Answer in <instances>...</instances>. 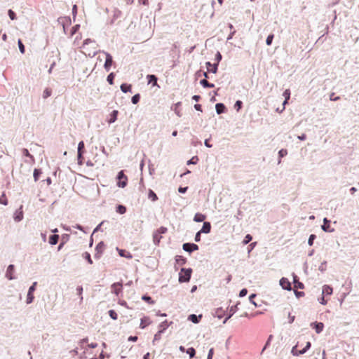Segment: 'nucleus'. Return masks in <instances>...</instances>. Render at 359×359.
Returning a JSON list of instances; mask_svg holds the SVG:
<instances>
[{"label": "nucleus", "mask_w": 359, "mask_h": 359, "mask_svg": "<svg viewBox=\"0 0 359 359\" xmlns=\"http://www.w3.org/2000/svg\"><path fill=\"white\" fill-rule=\"evenodd\" d=\"M257 297V294L252 293L249 296V301L251 304H254L256 307H259V305H258L255 302H253V299Z\"/></svg>", "instance_id": "61"}, {"label": "nucleus", "mask_w": 359, "mask_h": 359, "mask_svg": "<svg viewBox=\"0 0 359 359\" xmlns=\"http://www.w3.org/2000/svg\"><path fill=\"white\" fill-rule=\"evenodd\" d=\"M148 198L150 199L152 202H156L158 201V197L156 194L151 189H148Z\"/></svg>", "instance_id": "33"}, {"label": "nucleus", "mask_w": 359, "mask_h": 359, "mask_svg": "<svg viewBox=\"0 0 359 359\" xmlns=\"http://www.w3.org/2000/svg\"><path fill=\"white\" fill-rule=\"evenodd\" d=\"M0 204L4 205H8V200H7V198L4 193H3L1 194V196H0Z\"/></svg>", "instance_id": "57"}, {"label": "nucleus", "mask_w": 359, "mask_h": 359, "mask_svg": "<svg viewBox=\"0 0 359 359\" xmlns=\"http://www.w3.org/2000/svg\"><path fill=\"white\" fill-rule=\"evenodd\" d=\"M175 263L178 265H184L187 263V259L182 255H176L175 257Z\"/></svg>", "instance_id": "28"}, {"label": "nucleus", "mask_w": 359, "mask_h": 359, "mask_svg": "<svg viewBox=\"0 0 359 359\" xmlns=\"http://www.w3.org/2000/svg\"><path fill=\"white\" fill-rule=\"evenodd\" d=\"M57 21L63 27L64 32H66V28L72 24L71 18L69 16L60 17Z\"/></svg>", "instance_id": "8"}, {"label": "nucleus", "mask_w": 359, "mask_h": 359, "mask_svg": "<svg viewBox=\"0 0 359 359\" xmlns=\"http://www.w3.org/2000/svg\"><path fill=\"white\" fill-rule=\"evenodd\" d=\"M22 155H23L24 156H26V157L29 158H30V160L32 161V162L33 163H34V162H35L34 157V156H33V155H32V154L29 153V150H28L27 149H26V148H23V149H22Z\"/></svg>", "instance_id": "35"}, {"label": "nucleus", "mask_w": 359, "mask_h": 359, "mask_svg": "<svg viewBox=\"0 0 359 359\" xmlns=\"http://www.w3.org/2000/svg\"><path fill=\"white\" fill-rule=\"evenodd\" d=\"M202 317H203L202 314H200V315L190 314L188 316V320L189 321L192 322L193 323L197 324L201 321Z\"/></svg>", "instance_id": "19"}, {"label": "nucleus", "mask_w": 359, "mask_h": 359, "mask_svg": "<svg viewBox=\"0 0 359 359\" xmlns=\"http://www.w3.org/2000/svg\"><path fill=\"white\" fill-rule=\"evenodd\" d=\"M191 144L194 147H196L198 145H202L201 141H200L197 137H194L191 140Z\"/></svg>", "instance_id": "60"}, {"label": "nucleus", "mask_w": 359, "mask_h": 359, "mask_svg": "<svg viewBox=\"0 0 359 359\" xmlns=\"http://www.w3.org/2000/svg\"><path fill=\"white\" fill-rule=\"evenodd\" d=\"M208 79H203L200 81V84L204 88H212L215 87V84L212 83H210L207 80Z\"/></svg>", "instance_id": "30"}, {"label": "nucleus", "mask_w": 359, "mask_h": 359, "mask_svg": "<svg viewBox=\"0 0 359 359\" xmlns=\"http://www.w3.org/2000/svg\"><path fill=\"white\" fill-rule=\"evenodd\" d=\"M168 231V229L166 227H164V226H161L160 228H158L156 231L159 234H164L167 232Z\"/></svg>", "instance_id": "64"}, {"label": "nucleus", "mask_w": 359, "mask_h": 359, "mask_svg": "<svg viewBox=\"0 0 359 359\" xmlns=\"http://www.w3.org/2000/svg\"><path fill=\"white\" fill-rule=\"evenodd\" d=\"M117 250H118V254H119V255L121 257H126L127 259H132L133 258V255H132V254L130 252H128V251H127L126 250H123V249H119L118 248H117Z\"/></svg>", "instance_id": "23"}, {"label": "nucleus", "mask_w": 359, "mask_h": 359, "mask_svg": "<svg viewBox=\"0 0 359 359\" xmlns=\"http://www.w3.org/2000/svg\"><path fill=\"white\" fill-rule=\"evenodd\" d=\"M115 76H116V74L114 72H111L108 74V76L107 77V81L109 83V84H110V85L114 84Z\"/></svg>", "instance_id": "41"}, {"label": "nucleus", "mask_w": 359, "mask_h": 359, "mask_svg": "<svg viewBox=\"0 0 359 359\" xmlns=\"http://www.w3.org/2000/svg\"><path fill=\"white\" fill-rule=\"evenodd\" d=\"M163 334V333H160V332H159V331H158V332L154 334V339H153V341H152L153 344H154L156 341H159V340L161 339V334Z\"/></svg>", "instance_id": "63"}, {"label": "nucleus", "mask_w": 359, "mask_h": 359, "mask_svg": "<svg viewBox=\"0 0 359 359\" xmlns=\"http://www.w3.org/2000/svg\"><path fill=\"white\" fill-rule=\"evenodd\" d=\"M148 83L152 84L153 86H157L158 77L154 74H148L147 76Z\"/></svg>", "instance_id": "22"}, {"label": "nucleus", "mask_w": 359, "mask_h": 359, "mask_svg": "<svg viewBox=\"0 0 359 359\" xmlns=\"http://www.w3.org/2000/svg\"><path fill=\"white\" fill-rule=\"evenodd\" d=\"M316 238V235L315 234H311L309 236V240H308V244L309 246H312L313 245L314 241Z\"/></svg>", "instance_id": "62"}, {"label": "nucleus", "mask_w": 359, "mask_h": 359, "mask_svg": "<svg viewBox=\"0 0 359 359\" xmlns=\"http://www.w3.org/2000/svg\"><path fill=\"white\" fill-rule=\"evenodd\" d=\"M252 240V236L248 233V234L245 235L242 243L243 245H247L250 242H251Z\"/></svg>", "instance_id": "50"}, {"label": "nucleus", "mask_w": 359, "mask_h": 359, "mask_svg": "<svg viewBox=\"0 0 359 359\" xmlns=\"http://www.w3.org/2000/svg\"><path fill=\"white\" fill-rule=\"evenodd\" d=\"M108 314L112 320H116L118 319V314L115 310H113V309L109 310Z\"/></svg>", "instance_id": "48"}, {"label": "nucleus", "mask_w": 359, "mask_h": 359, "mask_svg": "<svg viewBox=\"0 0 359 359\" xmlns=\"http://www.w3.org/2000/svg\"><path fill=\"white\" fill-rule=\"evenodd\" d=\"M15 270V266L14 264H9L7 267L6 271V277L8 280H14L15 279V276H14Z\"/></svg>", "instance_id": "10"}, {"label": "nucleus", "mask_w": 359, "mask_h": 359, "mask_svg": "<svg viewBox=\"0 0 359 359\" xmlns=\"http://www.w3.org/2000/svg\"><path fill=\"white\" fill-rule=\"evenodd\" d=\"M140 94L136 93L131 98V102L134 104H137L140 100Z\"/></svg>", "instance_id": "45"}, {"label": "nucleus", "mask_w": 359, "mask_h": 359, "mask_svg": "<svg viewBox=\"0 0 359 359\" xmlns=\"http://www.w3.org/2000/svg\"><path fill=\"white\" fill-rule=\"evenodd\" d=\"M13 219L15 222H19L23 219V211H22V205L20 206L19 209H18L13 215Z\"/></svg>", "instance_id": "14"}, {"label": "nucleus", "mask_w": 359, "mask_h": 359, "mask_svg": "<svg viewBox=\"0 0 359 359\" xmlns=\"http://www.w3.org/2000/svg\"><path fill=\"white\" fill-rule=\"evenodd\" d=\"M59 238H60V236L57 234L50 235L49 236L48 243L51 245H55L57 243Z\"/></svg>", "instance_id": "32"}, {"label": "nucleus", "mask_w": 359, "mask_h": 359, "mask_svg": "<svg viewBox=\"0 0 359 359\" xmlns=\"http://www.w3.org/2000/svg\"><path fill=\"white\" fill-rule=\"evenodd\" d=\"M84 154L86 152L85 144L83 141H80L78 144L77 153Z\"/></svg>", "instance_id": "40"}, {"label": "nucleus", "mask_w": 359, "mask_h": 359, "mask_svg": "<svg viewBox=\"0 0 359 359\" xmlns=\"http://www.w3.org/2000/svg\"><path fill=\"white\" fill-rule=\"evenodd\" d=\"M8 15L11 20H14L17 19V15L15 12H14L12 9H9L8 11Z\"/></svg>", "instance_id": "56"}, {"label": "nucleus", "mask_w": 359, "mask_h": 359, "mask_svg": "<svg viewBox=\"0 0 359 359\" xmlns=\"http://www.w3.org/2000/svg\"><path fill=\"white\" fill-rule=\"evenodd\" d=\"M310 326L315 330L317 334H320L323 332L324 328V324L321 322H313L311 323Z\"/></svg>", "instance_id": "12"}, {"label": "nucleus", "mask_w": 359, "mask_h": 359, "mask_svg": "<svg viewBox=\"0 0 359 359\" xmlns=\"http://www.w3.org/2000/svg\"><path fill=\"white\" fill-rule=\"evenodd\" d=\"M172 324V322H168L167 320L163 321L161 323L158 325L159 330L158 331L160 333H164L165 330L168 329V327Z\"/></svg>", "instance_id": "16"}, {"label": "nucleus", "mask_w": 359, "mask_h": 359, "mask_svg": "<svg viewBox=\"0 0 359 359\" xmlns=\"http://www.w3.org/2000/svg\"><path fill=\"white\" fill-rule=\"evenodd\" d=\"M236 311H237L236 305L231 306L228 313L226 314V318H224V320L223 321V323L224 324L226 323V321L236 312Z\"/></svg>", "instance_id": "20"}, {"label": "nucleus", "mask_w": 359, "mask_h": 359, "mask_svg": "<svg viewBox=\"0 0 359 359\" xmlns=\"http://www.w3.org/2000/svg\"><path fill=\"white\" fill-rule=\"evenodd\" d=\"M116 185L120 188H124L128 184V177L125 175L123 170H121L116 175Z\"/></svg>", "instance_id": "3"}, {"label": "nucleus", "mask_w": 359, "mask_h": 359, "mask_svg": "<svg viewBox=\"0 0 359 359\" xmlns=\"http://www.w3.org/2000/svg\"><path fill=\"white\" fill-rule=\"evenodd\" d=\"M222 60V55L219 51H217L215 56V63L212 64L210 62H206L205 66L209 72L216 74L218 71L219 64Z\"/></svg>", "instance_id": "1"}, {"label": "nucleus", "mask_w": 359, "mask_h": 359, "mask_svg": "<svg viewBox=\"0 0 359 359\" xmlns=\"http://www.w3.org/2000/svg\"><path fill=\"white\" fill-rule=\"evenodd\" d=\"M321 229L325 232H334V229L331 227V221L327 217L323 219V224L321 226Z\"/></svg>", "instance_id": "9"}, {"label": "nucleus", "mask_w": 359, "mask_h": 359, "mask_svg": "<svg viewBox=\"0 0 359 359\" xmlns=\"http://www.w3.org/2000/svg\"><path fill=\"white\" fill-rule=\"evenodd\" d=\"M127 208L126 205L122 204H118L116 206V212L120 215H123L126 212Z\"/></svg>", "instance_id": "34"}, {"label": "nucleus", "mask_w": 359, "mask_h": 359, "mask_svg": "<svg viewBox=\"0 0 359 359\" xmlns=\"http://www.w3.org/2000/svg\"><path fill=\"white\" fill-rule=\"evenodd\" d=\"M41 173L42 171L39 168H35L34 170L33 177L35 182H37L39 180Z\"/></svg>", "instance_id": "37"}, {"label": "nucleus", "mask_w": 359, "mask_h": 359, "mask_svg": "<svg viewBox=\"0 0 359 359\" xmlns=\"http://www.w3.org/2000/svg\"><path fill=\"white\" fill-rule=\"evenodd\" d=\"M82 256L88 264H92L93 263V259H91V255L89 252H85L84 253H83Z\"/></svg>", "instance_id": "43"}, {"label": "nucleus", "mask_w": 359, "mask_h": 359, "mask_svg": "<svg viewBox=\"0 0 359 359\" xmlns=\"http://www.w3.org/2000/svg\"><path fill=\"white\" fill-rule=\"evenodd\" d=\"M51 93H52V90L50 88H46L43 90V97L44 99H46V98H48V97H50L51 95Z\"/></svg>", "instance_id": "53"}, {"label": "nucleus", "mask_w": 359, "mask_h": 359, "mask_svg": "<svg viewBox=\"0 0 359 359\" xmlns=\"http://www.w3.org/2000/svg\"><path fill=\"white\" fill-rule=\"evenodd\" d=\"M186 353H187V354H189V357H190L191 358H194V357L195 356V355H196V350H195V348H193V347H190V348H188L187 349Z\"/></svg>", "instance_id": "52"}, {"label": "nucleus", "mask_w": 359, "mask_h": 359, "mask_svg": "<svg viewBox=\"0 0 359 359\" xmlns=\"http://www.w3.org/2000/svg\"><path fill=\"white\" fill-rule=\"evenodd\" d=\"M273 38L274 35L273 34H270L269 35H268L266 39V43L267 46H271L272 44Z\"/></svg>", "instance_id": "58"}, {"label": "nucleus", "mask_w": 359, "mask_h": 359, "mask_svg": "<svg viewBox=\"0 0 359 359\" xmlns=\"http://www.w3.org/2000/svg\"><path fill=\"white\" fill-rule=\"evenodd\" d=\"M118 111L117 110H113L110 115L109 118L108 119L109 123H114L118 118Z\"/></svg>", "instance_id": "26"}, {"label": "nucleus", "mask_w": 359, "mask_h": 359, "mask_svg": "<svg viewBox=\"0 0 359 359\" xmlns=\"http://www.w3.org/2000/svg\"><path fill=\"white\" fill-rule=\"evenodd\" d=\"M225 315V311L222 307L217 308L215 310V316L221 319Z\"/></svg>", "instance_id": "39"}, {"label": "nucleus", "mask_w": 359, "mask_h": 359, "mask_svg": "<svg viewBox=\"0 0 359 359\" xmlns=\"http://www.w3.org/2000/svg\"><path fill=\"white\" fill-rule=\"evenodd\" d=\"M120 88H121V90L124 93H131L132 92V86L131 84H128V83H123L120 86Z\"/></svg>", "instance_id": "29"}, {"label": "nucleus", "mask_w": 359, "mask_h": 359, "mask_svg": "<svg viewBox=\"0 0 359 359\" xmlns=\"http://www.w3.org/2000/svg\"><path fill=\"white\" fill-rule=\"evenodd\" d=\"M280 285L281 287L287 291H290L292 290L291 283L287 278L283 277L280 278L279 281Z\"/></svg>", "instance_id": "11"}, {"label": "nucleus", "mask_w": 359, "mask_h": 359, "mask_svg": "<svg viewBox=\"0 0 359 359\" xmlns=\"http://www.w3.org/2000/svg\"><path fill=\"white\" fill-rule=\"evenodd\" d=\"M196 76L197 77H199V76H204V77H205V79H210V77H209L208 74V72H202L201 70H200V71L196 72Z\"/></svg>", "instance_id": "59"}, {"label": "nucleus", "mask_w": 359, "mask_h": 359, "mask_svg": "<svg viewBox=\"0 0 359 359\" xmlns=\"http://www.w3.org/2000/svg\"><path fill=\"white\" fill-rule=\"evenodd\" d=\"M215 110L217 114H222L226 111L227 109L224 104L222 102L217 103L215 104Z\"/></svg>", "instance_id": "17"}, {"label": "nucleus", "mask_w": 359, "mask_h": 359, "mask_svg": "<svg viewBox=\"0 0 359 359\" xmlns=\"http://www.w3.org/2000/svg\"><path fill=\"white\" fill-rule=\"evenodd\" d=\"M205 219H206V215H203L202 213H200V212L196 213L194 217V221L196 222H205Z\"/></svg>", "instance_id": "24"}, {"label": "nucleus", "mask_w": 359, "mask_h": 359, "mask_svg": "<svg viewBox=\"0 0 359 359\" xmlns=\"http://www.w3.org/2000/svg\"><path fill=\"white\" fill-rule=\"evenodd\" d=\"M243 106V103L241 100H236L234 105H233V108L237 111H239L242 107Z\"/></svg>", "instance_id": "44"}, {"label": "nucleus", "mask_w": 359, "mask_h": 359, "mask_svg": "<svg viewBox=\"0 0 359 359\" xmlns=\"http://www.w3.org/2000/svg\"><path fill=\"white\" fill-rule=\"evenodd\" d=\"M193 270L191 268H182L179 273V282L187 283L191 278Z\"/></svg>", "instance_id": "2"}, {"label": "nucleus", "mask_w": 359, "mask_h": 359, "mask_svg": "<svg viewBox=\"0 0 359 359\" xmlns=\"http://www.w3.org/2000/svg\"><path fill=\"white\" fill-rule=\"evenodd\" d=\"M34 294L29 293L27 292L26 303L27 304H29L34 302Z\"/></svg>", "instance_id": "51"}, {"label": "nucleus", "mask_w": 359, "mask_h": 359, "mask_svg": "<svg viewBox=\"0 0 359 359\" xmlns=\"http://www.w3.org/2000/svg\"><path fill=\"white\" fill-rule=\"evenodd\" d=\"M80 29V25L77 24L73 26L70 30V36H73L74 34L77 33V32Z\"/></svg>", "instance_id": "49"}, {"label": "nucleus", "mask_w": 359, "mask_h": 359, "mask_svg": "<svg viewBox=\"0 0 359 359\" xmlns=\"http://www.w3.org/2000/svg\"><path fill=\"white\" fill-rule=\"evenodd\" d=\"M333 289L329 285H324L323 286L322 295L323 296H330L332 294Z\"/></svg>", "instance_id": "18"}, {"label": "nucleus", "mask_w": 359, "mask_h": 359, "mask_svg": "<svg viewBox=\"0 0 359 359\" xmlns=\"http://www.w3.org/2000/svg\"><path fill=\"white\" fill-rule=\"evenodd\" d=\"M182 104V102H178L175 104H174L172 107H171V109L175 111V113L176 114V115L179 117H181L182 116V114L180 112V110L179 109V107L181 106Z\"/></svg>", "instance_id": "31"}, {"label": "nucleus", "mask_w": 359, "mask_h": 359, "mask_svg": "<svg viewBox=\"0 0 359 359\" xmlns=\"http://www.w3.org/2000/svg\"><path fill=\"white\" fill-rule=\"evenodd\" d=\"M103 53L106 56L104 68L107 72H109L114 64L113 57L110 53L107 52L103 51Z\"/></svg>", "instance_id": "4"}, {"label": "nucleus", "mask_w": 359, "mask_h": 359, "mask_svg": "<svg viewBox=\"0 0 359 359\" xmlns=\"http://www.w3.org/2000/svg\"><path fill=\"white\" fill-rule=\"evenodd\" d=\"M141 299L148 303L149 304H154L155 302L152 299V298L148 294H144L142 296Z\"/></svg>", "instance_id": "36"}, {"label": "nucleus", "mask_w": 359, "mask_h": 359, "mask_svg": "<svg viewBox=\"0 0 359 359\" xmlns=\"http://www.w3.org/2000/svg\"><path fill=\"white\" fill-rule=\"evenodd\" d=\"M199 161L198 156H194L187 161V165H196Z\"/></svg>", "instance_id": "42"}, {"label": "nucleus", "mask_w": 359, "mask_h": 359, "mask_svg": "<svg viewBox=\"0 0 359 359\" xmlns=\"http://www.w3.org/2000/svg\"><path fill=\"white\" fill-rule=\"evenodd\" d=\"M161 238V236L159 235L156 231L153 233V241L154 244L158 245Z\"/></svg>", "instance_id": "46"}, {"label": "nucleus", "mask_w": 359, "mask_h": 359, "mask_svg": "<svg viewBox=\"0 0 359 359\" xmlns=\"http://www.w3.org/2000/svg\"><path fill=\"white\" fill-rule=\"evenodd\" d=\"M211 231V224L209 222H204L200 231L202 233H208Z\"/></svg>", "instance_id": "21"}, {"label": "nucleus", "mask_w": 359, "mask_h": 359, "mask_svg": "<svg viewBox=\"0 0 359 359\" xmlns=\"http://www.w3.org/2000/svg\"><path fill=\"white\" fill-rule=\"evenodd\" d=\"M111 292L116 294L117 297L122 292L123 284L121 282L114 283L111 286Z\"/></svg>", "instance_id": "7"}, {"label": "nucleus", "mask_w": 359, "mask_h": 359, "mask_svg": "<svg viewBox=\"0 0 359 359\" xmlns=\"http://www.w3.org/2000/svg\"><path fill=\"white\" fill-rule=\"evenodd\" d=\"M305 353H306V352L305 351V350L304 348H302L301 350H298L297 346H294L291 350V353L294 356H299L300 355L304 354Z\"/></svg>", "instance_id": "27"}, {"label": "nucleus", "mask_w": 359, "mask_h": 359, "mask_svg": "<svg viewBox=\"0 0 359 359\" xmlns=\"http://www.w3.org/2000/svg\"><path fill=\"white\" fill-rule=\"evenodd\" d=\"M104 248H105V244L103 241H100L97 244V245L95 246V253L94 255L95 259H99L101 257V256L104 252Z\"/></svg>", "instance_id": "5"}, {"label": "nucleus", "mask_w": 359, "mask_h": 359, "mask_svg": "<svg viewBox=\"0 0 359 359\" xmlns=\"http://www.w3.org/2000/svg\"><path fill=\"white\" fill-rule=\"evenodd\" d=\"M69 238V234L65 233L62 236L61 242L59 244V245L57 246L58 251L62 250V248L64 247L65 244L68 241Z\"/></svg>", "instance_id": "25"}, {"label": "nucleus", "mask_w": 359, "mask_h": 359, "mask_svg": "<svg viewBox=\"0 0 359 359\" xmlns=\"http://www.w3.org/2000/svg\"><path fill=\"white\" fill-rule=\"evenodd\" d=\"M272 339H273V335H272V334H270V335L269 336V337H268V339H267V340H266V343H265V344H264V346L263 348H262V352H263L264 350H266V348L270 346Z\"/></svg>", "instance_id": "55"}, {"label": "nucleus", "mask_w": 359, "mask_h": 359, "mask_svg": "<svg viewBox=\"0 0 359 359\" xmlns=\"http://www.w3.org/2000/svg\"><path fill=\"white\" fill-rule=\"evenodd\" d=\"M84 154H81V152L77 153V163L79 165H82L84 163Z\"/></svg>", "instance_id": "47"}, {"label": "nucleus", "mask_w": 359, "mask_h": 359, "mask_svg": "<svg viewBox=\"0 0 359 359\" xmlns=\"http://www.w3.org/2000/svg\"><path fill=\"white\" fill-rule=\"evenodd\" d=\"M18 48H19L20 52L21 53H22V54L25 53V45L23 44V43H22L21 39H18Z\"/></svg>", "instance_id": "54"}, {"label": "nucleus", "mask_w": 359, "mask_h": 359, "mask_svg": "<svg viewBox=\"0 0 359 359\" xmlns=\"http://www.w3.org/2000/svg\"><path fill=\"white\" fill-rule=\"evenodd\" d=\"M182 249L189 254H191L193 252L198 250L199 247L197 244L194 243H184L182 245Z\"/></svg>", "instance_id": "6"}, {"label": "nucleus", "mask_w": 359, "mask_h": 359, "mask_svg": "<svg viewBox=\"0 0 359 359\" xmlns=\"http://www.w3.org/2000/svg\"><path fill=\"white\" fill-rule=\"evenodd\" d=\"M152 321L149 316H143L140 320V328L145 329L148 325L151 324Z\"/></svg>", "instance_id": "13"}, {"label": "nucleus", "mask_w": 359, "mask_h": 359, "mask_svg": "<svg viewBox=\"0 0 359 359\" xmlns=\"http://www.w3.org/2000/svg\"><path fill=\"white\" fill-rule=\"evenodd\" d=\"M287 154V150L286 149H281L278 151V163H280L281 158L285 157Z\"/></svg>", "instance_id": "38"}, {"label": "nucleus", "mask_w": 359, "mask_h": 359, "mask_svg": "<svg viewBox=\"0 0 359 359\" xmlns=\"http://www.w3.org/2000/svg\"><path fill=\"white\" fill-rule=\"evenodd\" d=\"M292 278H293V284L294 286L298 289H304V285L303 283L299 281V278L294 273H292Z\"/></svg>", "instance_id": "15"}]
</instances>
